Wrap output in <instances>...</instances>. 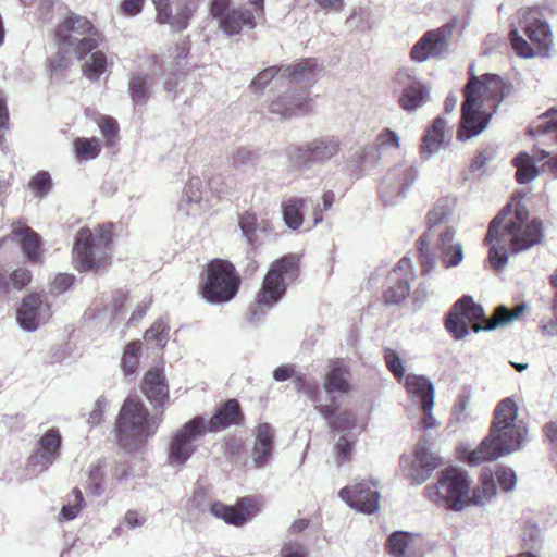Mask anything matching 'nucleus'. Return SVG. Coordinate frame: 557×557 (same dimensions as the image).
<instances>
[{
  "mask_svg": "<svg viewBox=\"0 0 557 557\" xmlns=\"http://www.w3.org/2000/svg\"><path fill=\"white\" fill-rule=\"evenodd\" d=\"M445 139L446 121L443 117H436L422 138L420 147L421 158L424 161L432 159L444 148Z\"/></svg>",
  "mask_w": 557,
  "mask_h": 557,
  "instance_id": "nucleus-24",
  "label": "nucleus"
},
{
  "mask_svg": "<svg viewBox=\"0 0 557 557\" xmlns=\"http://www.w3.org/2000/svg\"><path fill=\"white\" fill-rule=\"evenodd\" d=\"M74 146L76 156L81 160L96 159L101 151V145L97 138H77Z\"/></svg>",
  "mask_w": 557,
  "mask_h": 557,
  "instance_id": "nucleus-44",
  "label": "nucleus"
},
{
  "mask_svg": "<svg viewBox=\"0 0 557 557\" xmlns=\"http://www.w3.org/2000/svg\"><path fill=\"white\" fill-rule=\"evenodd\" d=\"M51 318V307L40 294L26 296L17 310L16 319L20 326L28 332L37 330Z\"/></svg>",
  "mask_w": 557,
  "mask_h": 557,
  "instance_id": "nucleus-18",
  "label": "nucleus"
},
{
  "mask_svg": "<svg viewBox=\"0 0 557 557\" xmlns=\"http://www.w3.org/2000/svg\"><path fill=\"white\" fill-rule=\"evenodd\" d=\"M429 101V89L420 82H412L404 87L399 106L407 112H414Z\"/></svg>",
  "mask_w": 557,
  "mask_h": 557,
  "instance_id": "nucleus-35",
  "label": "nucleus"
},
{
  "mask_svg": "<svg viewBox=\"0 0 557 557\" xmlns=\"http://www.w3.org/2000/svg\"><path fill=\"white\" fill-rule=\"evenodd\" d=\"M154 77L147 72L135 71L128 77V94L134 104H144L152 95Z\"/></svg>",
  "mask_w": 557,
  "mask_h": 557,
  "instance_id": "nucleus-32",
  "label": "nucleus"
},
{
  "mask_svg": "<svg viewBox=\"0 0 557 557\" xmlns=\"http://www.w3.org/2000/svg\"><path fill=\"white\" fill-rule=\"evenodd\" d=\"M409 293L410 281L408 277H398L396 284L385 292L384 301L387 306L398 305L408 297Z\"/></svg>",
  "mask_w": 557,
  "mask_h": 557,
  "instance_id": "nucleus-45",
  "label": "nucleus"
},
{
  "mask_svg": "<svg viewBox=\"0 0 557 557\" xmlns=\"http://www.w3.org/2000/svg\"><path fill=\"white\" fill-rule=\"evenodd\" d=\"M545 117L548 120L539 125V131L542 133H556V141H557V109H550L545 114Z\"/></svg>",
  "mask_w": 557,
  "mask_h": 557,
  "instance_id": "nucleus-64",
  "label": "nucleus"
},
{
  "mask_svg": "<svg viewBox=\"0 0 557 557\" xmlns=\"http://www.w3.org/2000/svg\"><path fill=\"white\" fill-rule=\"evenodd\" d=\"M140 358V344L138 341L131 342L124 349L121 368L125 376L136 373Z\"/></svg>",
  "mask_w": 557,
  "mask_h": 557,
  "instance_id": "nucleus-43",
  "label": "nucleus"
},
{
  "mask_svg": "<svg viewBox=\"0 0 557 557\" xmlns=\"http://www.w3.org/2000/svg\"><path fill=\"white\" fill-rule=\"evenodd\" d=\"M305 202L306 199L298 197H290L282 202L283 220L290 230H298L302 225Z\"/></svg>",
  "mask_w": 557,
  "mask_h": 557,
  "instance_id": "nucleus-39",
  "label": "nucleus"
},
{
  "mask_svg": "<svg viewBox=\"0 0 557 557\" xmlns=\"http://www.w3.org/2000/svg\"><path fill=\"white\" fill-rule=\"evenodd\" d=\"M74 283V276L61 273L54 277L50 285V292L53 295H60L66 292Z\"/></svg>",
  "mask_w": 557,
  "mask_h": 557,
  "instance_id": "nucleus-59",
  "label": "nucleus"
},
{
  "mask_svg": "<svg viewBox=\"0 0 557 557\" xmlns=\"http://www.w3.org/2000/svg\"><path fill=\"white\" fill-rule=\"evenodd\" d=\"M255 7L253 11L246 8L231 9L230 0H213L210 13L219 20V26L227 36L237 35L243 27L253 28L256 16L263 12V0H249Z\"/></svg>",
  "mask_w": 557,
  "mask_h": 557,
  "instance_id": "nucleus-13",
  "label": "nucleus"
},
{
  "mask_svg": "<svg viewBox=\"0 0 557 557\" xmlns=\"http://www.w3.org/2000/svg\"><path fill=\"white\" fill-rule=\"evenodd\" d=\"M157 21L161 24H170L175 30L185 29L188 26V21L193 15L194 9L187 4L180 7L175 15L171 14L169 0H153Z\"/></svg>",
  "mask_w": 557,
  "mask_h": 557,
  "instance_id": "nucleus-31",
  "label": "nucleus"
},
{
  "mask_svg": "<svg viewBox=\"0 0 557 557\" xmlns=\"http://www.w3.org/2000/svg\"><path fill=\"white\" fill-rule=\"evenodd\" d=\"M507 214L503 212L492 220L485 237V242L490 244L488 260L495 269L507 263L509 250L516 253L527 250L543 238L541 221H529L525 207H518L509 218Z\"/></svg>",
  "mask_w": 557,
  "mask_h": 557,
  "instance_id": "nucleus-1",
  "label": "nucleus"
},
{
  "mask_svg": "<svg viewBox=\"0 0 557 557\" xmlns=\"http://www.w3.org/2000/svg\"><path fill=\"white\" fill-rule=\"evenodd\" d=\"M108 406V400L104 396H100L96 401L94 409L89 412L88 424L91 426L98 425L103 420V413Z\"/></svg>",
  "mask_w": 557,
  "mask_h": 557,
  "instance_id": "nucleus-60",
  "label": "nucleus"
},
{
  "mask_svg": "<svg viewBox=\"0 0 557 557\" xmlns=\"http://www.w3.org/2000/svg\"><path fill=\"white\" fill-rule=\"evenodd\" d=\"M243 414L236 399L227 400L209 421L206 420L207 433L220 432L230 425L239 424Z\"/></svg>",
  "mask_w": 557,
  "mask_h": 557,
  "instance_id": "nucleus-29",
  "label": "nucleus"
},
{
  "mask_svg": "<svg viewBox=\"0 0 557 557\" xmlns=\"http://www.w3.org/2000/svg\"><path fill=\"white\" fill-rule=\"evenodd\" d=\"M61 447L62 435L59 429H48L29 455L27 470L36 475L47 471L60 458Z\"/></svg>",
  "mask_w": 557,
  "mask_h": 557,
  "instance_id": "nucleus-15",
  "label": "nucleus"
},
{
  "mask_svg": "<svg viewBox=\"0 0 557 557\" xmlns=\"http://www.w3.org/2000/svg\"><path fill=\"white\" fill-rule=\"evenodd\" d=\"M83 73L91 82L98 81L99 77L106 72L108 66L107 57L102 51L95 49L84 54Z\"/></svg>",
  "mask_w": 557,
  "mask_h": 557,
  "instance_id": "nucleus-38",
  "label": "nucleus"
},
{
  "mask_svg": "<svg viewBox=\"0 0 557 557\" xmlns=\"http://www.w3.org/2000/svg\"><path fill=\"white\" fill-rule=\"evenodd\" d=\"M348 369L342 362L336 361L325 375L324 388L330 394L335 392L346 394L350 389Z\"/></svg>",
  "mask_w": 557,
  "mask_h": 557,
  "instance_id": "nucleus-36",
  "label": "nucleus"
},
{
  "mask_svg": "<svg viewBox=\"0 0 557 557\" xmlns=\"http://www.w3.org/2000/svg\"><path fill=\"white\" fill-rule=\"evenodd\" d=\"M456 207V200L449 197L440 198L428 215L429 227L437 226L449 219Z\"/></svg>",
  "mask_w": 557,
  "mask_h": 557,
  "instance_id": "nucleus-41",
  "label": "nucleus"
},
{
  "mask_svg": "<svg viewBox=\"0 0 557 557\" xmlns=\"http://www.w3.org/2000/svg\"><path fill=\"white\" fill-rule=\"evenodd\" d=\"M440 465V457L429 450L426 443H419L416 447L410 478L416 484H422Z\"/></svg>",
  "mask_w": 557,
  "mask_h": 557,
  "instance_id": "nucleus-21",
  "label": "nucleus"
},
{
  "mask_svg": "<svg viewBox=\"0 0 557 557\" xmlns=\"http://www.w3.org/2000/svg\"><path fill=\"white\" fill-rule=\"evenodd\" d=\"M341 149L342 140L338 136H320L301 147L294 148L289 154V162L299 169H310L314 164H325L337 156Z\"/></svg>",
  "mask_w": 557,
  "mask_h": 557,
  "instance_id": "nucleus-14",
  "label": "nucleus"
},
{
  "mask_svg": "<svg viewBox=\"0 0 557 557\" xmlns=\"http://www.w3.org/2000/svg\"><path fill=\"white\" fill-rule=\"evenodd\" d=\"M315 409L332 429L342 432L356 429L358 426L356 418L350 411H343L336 414L337 406L333 400L330 405H315Z\"/></svg>",
  "mask_w": 557,
  "mask_h": 557,
  "instance_id": "nucleus-34",
  "label": "nucleus"
},
{
  "mask_svg": "<svg viewBox=\"0 0 557 557\" xmlns=\"http://www.w3.org/2000/svg\"><path fill=\"white\" fill-rule=\"evenodd\" d=\"M32 280L30 272L27 269L20 268L10 274V284L15 289H22Z\"/></svg>",
  "mask_w": 557,
  "mask_h": 557,
  "instance_id": "nucleus-62",
  "label": "nucleus"
},
{
  "mask_svg": "<svg viewBox=\"0 0 557 557\" xmlns=\"http://www.w3.org/2000/svg\"><path fill=\"white\" fill-rule=\"evenodd\" d=\"M143 392L154 408H163L169 397V388L162 371L152 369L145 374Z\"/></svg>",
  "mask_w": 557,
  "mask_h": 557,
  "instance_id": "nucleus-27",
  "label": "nucleus"
},
{
  "mask_svg": "<svg viewBox=\"0 0 557 557\" xmlns=\"http://www.w3.org/2000/svg\"><path fill=\"white\" fill-rule=\"evenodd\" d=\"M497 484L493 471L485 470L481 474V485L473 491L470 505H484L496 495Z\"/></svg>",
  "mask_w": 557,
  "mask_h": 557,
  "instance_id": "nucleus-40",
  "label": "nucleus"
},
{
  "mask_svg": "<svg viewBox=\"0 0 557 557\" xmlns=\"http://www.w3.org/2000/svg\"><path fill=\"white\" fill-rule=\"evenodd\" d=\"M240 278L234 265L215 259L207 265V277L201 288L202 297L211 304L230 301L238 292Z\"/></svg>",
  "mask_w": 557,
  "mask_h": 557,
  "instance_id": "nucleus-12",
  "label": "nucleus"
},
{
  "mask_svg": "<svg viewBox=\"0 0 557 557\" xmlns=\"http://www.w3.org/2000/svg\"><path fill=\"white\" fill-rule=\"evenodd\" d=\"M203 184L199 177H193L186 185L185 198L180 203V210L185 211L187 215L197 214L202 208V188Z\"/></svg>",
  "mask_w": 557,
  "mask_h": 557,
  "instance_id": "nucleus-37",
  "label": "nucleus"
},
{
  "mask_svg": "<svg viewBox=\"0 0 557 557\" xmlns=\"http://www.w3.org/2000/svg\"><path fill=\"white\" fill-rule=\"evenodd\" d=\"M470 482L466 472L447 468L440 474L436 484L425 487L428 498L449 510L460 511L470 505Z\"/></svg>",
  "mask_w": 557,
  "mask_h": 557,
  "instance_id": "nucleus-9",
  "label": "nucleus"
},
{
  "mask_svg": "<svg viewBox=\"0 0 557 557\" xmlns=\"http://www.w3.org/2000/svg\"><path fill=\"white\" fill-rule=\"evenodd\" d=\"M161 422L162 414L151 416L138 397L128 396L115 419V438L124 448H136L157 433Z\"/></svg>",
  "mask_w": 557,
  "mask_h": 557,
  "instance_id": "nucleus-5",
  "label": "nucleus"
},
{
  "mask_svg": "<svg viewBox=\"0 0 557 557\" xmlns=\"http://www.w3.org/2000/svg\"><path fill=\"white\" fill-rule=\"evenodd\" d=\"M524 308L525 305H520L509 311L507 307L499 306L495 309L494 317L487 319L483 307L471 296L465 295L455 302L445 325L455 339H461L469 334L470 325L474 333L493 331L516 320Z\"/></svg>",
  "mask_w": 557,
  "mask_h": 557,
  "instance_id": "nucleus-4",
  "label": "nucleus"
},
{
  "mask_svg": "<svg viewBox=\"0 0 557 557\" xmlns=\"http://www.w3.org/2000/svg\"><path fill=\"white\" fill-rule=\"evenodd\" d=\"M28 187L35 196L45 197L52 187L50 174L47 171L37 172L29 181Z\"/></svg>",
  "mask_w": 557,
  "mask_h": 557,
  "instance_id": "nucleus-49",
  "label": "nucleus"
},
{
  "mask_svg": "<svg viewBox=\"0 0 557 557\" xmlns=\"http://www.w3.org/2000/svg\"><path fill=\"white\" fill-rule=\"evenodd\" d=\"M450 36L451 28L448 26L426 32L413 46L411 58L417 62H425L431 58L445 55Z\"/></svg>",
  "mask_w": 557,
  "mask_h": 557,
  "instance_id": "nucleus-17",
  "label": "nucleus"
},
{
  "mask_svg": "<svg viewBox=\"0 0 557 557\" xmlns=\"http://www.w3.org/2000/svg\"><path fill=\"white\" fill-rule=\"evenodd\" d=\"M527 436V426L518 419L517 403L507 397L498 403L494 411V421L487 437L470 453L467 462L470 466L499 457L521 448Z\"/></svg>",
  "mask_w": 557,
  "mask_h": 557,
  "instance_id": "nucleus-3",
  "label": "nucleus"
},
{
  "mask_svg": "<svg viewBox=\"0 0 557 557\" xmlns=\"http://www.w3.org/2000/svg\"><path fill=\"white\" fill-rule=\"evenodd\" d=\"M10 235L20 244L23 253L30 262L40 261V236L35 231L27 225L16 223L12 225Z\"/></svg>",
  "mask_w": 557,
  "mask_h": 557,
  "instance_id": "nucleus-26",
  "label": "nucleus"
},
{
  "mask_svg": "<svg viewBox=\"0 0 557 557\" xmlns=\"http://www.w3.org/2000/svg\"><path fill=\"white\" fill-rule=\"evenodd\" d=\"M419 176V171L413 165L398 164L391 169L384 176L380 195L386 205H396L398 200L405 197L406 190L414 184Z\"/></svg>",
  "mask_w": 557,
  "mask_h": 557,
  "instance_id": "nucleus-16",
  "label": "nucleus"
},
{
  "mask_svg": "<svg viewBox=\"0 0 557 557\" xmlns=\"http://www.w3.org/2000/svg\"><path fill=\"white\" fill-rule=\"evenodd\" d=\"M282 76V69L280 66H269L261 72H259L256 77L251 81L249 85V89L252 94H262L265 87L274 81V84L277 85L280 82L276 79ZM282 84L284 82H281Z\"/></svg>",
  "mask_w": 557,
  "mask_h": 557,
  "instance_id": "nucleus-42",
  "label": "nucleus"
},
{
  "mask_svg": "<svg viewBox=\"0 0 557 557\" xmlns=\"http://www.w3.org/2000/svg\"><path fill=\"white\" fill-rule=\"evenodd\" d=\"M299 275V259L287 255L274 261L264 276L261 289L257 294L256 305L249 308V322L257 324L263 315L284 296L287 285Z\"/></svg>",
  "mask_w": 557,
  "mask_h": 557,
  "instance_id": "nucleus-6",
  "label": "nucleus"
},
{
  "mask_svg": "<svg viewBox=\"0 0 557 557\" xmlns=\"http://www.w3.org/2000/svg\"><path fill=\"white\" fill-rule=\"evenodd\" d=\"M207 434L206 418L201 414L185 422L171 436L166 448V465L180 471L197 451V441Z\"/></svg>",
  "mask_w": 557,
  "mask_h": 557,
  "instance_id": "nucleus-11",
  "label": "nucleus"
},
{
  "mask_svg": "<svg viewBox=\"0 0 557 557\" xmlns=\"http://www.w3.org/2000/svg\"><path fill=\"white\" fill-rule=\"evenodd\" d=\"M384 359L386 367L395 375V377L401 379L405 374V368L398 354L391 348H386L384 350Z\"/></svg>",
  "mask_w": 557,
  "mask_h": 557,
  "instance_id": "nucleus-55",
  "label": "nucleus"
},
{
  "mask_svg": "<svg viewBox=\"0 0 557 557\" xmlns=\"http://www.w3.org/2000/svg\"><path fill=\"white\" fill-rule=\"evenodd\" d=\"M411 541V534L404 531H396L388 537L387 546L394 557H403Z\"/></svg>",
  "mask_w": 557,
  "mask_h": 557,
  "instance_id": "nucleus-48",
  "label": "nucleus"
},
{
  "mask_svg": "<svg viewBox=\"0 0 557 557\" xmlns=\"http://www.w3.org/2000/svg\"><path fill=\"white\" fill-rule=\"evenodd\" d=\"M376 144L383 150L398 149L400 147V136L389 128H384L377 135Z\"/></svg>",
  "mask_w": 557,
  "mask_h": 557,
  "instance_id": "nucleus-54",
  "label": "nucleus"
},
{
  "mask_svg": "<svg viewBox=\"0 0 557 557\" xmlns=\"http://www.w3.org/2000/svg\"><path fill=\"white\" fill-rule=\"evenodd\" d=\"M294 383L297 392H302L314 404L318 403L320 386L315 380L307 379L305 375L298 373L295 376Z\"/></svg>",
  "mask_w": 557,
  "mask_h": 557,
  "instance_id": "nucleus-50",
  "label": "nucleus"
},
{
  "mask_svg": "<svg viewBox=\"0 0 557 557\" xmlns=\"http://www.w3.org/2000/svg\"><path fill=\"white\" fill-rule=\"evenodd\" d=\"M511 85L497 74H484L481 77L472 72L465 87V101L461 108V129L459 138L469 139L479 135L487 126L492 113L483 110L484 103L494 111L505 97L511 92Z\"/></svg>",
  "mask_w": 557,
  "mask_h": 557,
  "instance_id": "nucleus-2",
  "label": "nucleus"
},
{
  "mask_svg": "<svg viewBox=\"0 0 557 557\" xmlns=\"http://www.w3.org/2000/svg\"><path fill=\"white\" fill-rule=\"evenodd\" d=\"M494 151L491 149H485L475 157L473 162L471 163L472 171L475 172H485V166L493 160Z\"/></svg>",
  "mask_w": 557,
  "mask_h": 557,
  "instance_id": "nucleus-63",
  "label": "nucleus"
},
{
  "mask_svg": "<svg viewBox=\"0 0 557 557\" xmlns=\"http://www.w3.org/2000/svg\"><path fill=\"white\" fill-rule=\"evenodd\" d=\"M339 497L349 507L363 513H373L380 508L379 492L376 488H371L366 481L356 482L352 486L342 488Z\"/></svg>",
  "mask_w": 557,
  "mask_h": 557,
  "instance_id": "nucleus-19",
  "label": "nucleus"
},
{
  "mask_svg": "<svg viewBox=\"0 0 557 557\" xmlns=\"http://www.w3.org/2000/svg\"><path fill=\"white\" fill-rule=\"evenodd\" d=\"M455 237L456 231L447 227L436 243L438 257L446 269L458 267L463 260V247Z\"/></svg>",
  "mask_w": 557,
  "mask_h": 557,
  "instance_id": "nucleus-22",
  "label": "nucleus"
},
{
  "mask_svg": "<svg viewBox=\"0 0 557 557\" xmlns=\"http://www.w3.org/2000/svg\"><path fill=\"white\" fill-rule=\"evenodd\" d=\"M549 157L546 150H540L533 158L527 152H520L515 159L513 164L517 168V181L520 184H528L539 176L540 170L535 163L541 162Z\"/></svg>",
  "mask_w": 557,
  "mask_h": 557,
  "instance_id": "nucleus-33",
  "label": "nucleus"
},
{
  "mask_svg": "<svg viewBox=\"0 0 557 557\" xmlns=\"http://www.w3.org/2000/svg\"><path fill=\"white\" fill-rule=\"evenodd\" d=\"M170 327L168 323L159 319L145 333L147 342H154L157 346L164 347L169 339Z\"/></svg>",
  "mask_w": 557,
  "mask_h": 557,
  "instance_id": "nucleus-47",
  "label": "nucleus"
},
{
  "mask_svg": "<svg viewBox=\"0 0 557 557\" xmlns=\"http://www.w3.org/2000/svg\"><path fill=\"white\" fill-rule=\"evenodd\" d=\"M252 506L250 498H242L235 507L220 502L211 503L209 511L215 518L224 520L228 524L240 525L249 518V508Z\"/></svg>",
  "mask_w": 557,
  "mask_h": 557,
  "instance_id": "nucleus-25",
  "label": "nucleus"
},
{
  "mask_svg": "<svg viewBox=\"0 0 557 557\" xmlns=\"http://www.w3.org/2000/svg\"><path fill=\"white\" fill-rule=\"evenodd\" d=\"M72 495L74 499L61 509V517L66 521L75 519L85 506L83 494L78 488H74Z\"/></svg>",
  "mask_w": 557,
  "mask_h": 557,
  "instance_id": "nucleus-51",
  "label": "nucleus"
},
{
  "mask_svg": "<svg viewBox=\"0 0 557 557\" xmlns=\"http://www.w3.org/2000/svg\"><path fill=\"white\" fill-rule=\"evenodd\" d=\"M354 446V441L349 440L346 435H342L335 446L336 449V459L338 465L348 460L351 455V449Z\"/></svg>",
  "mask_w": 557,
  "mask_h": 557,
  "instance_id": "nucleus-57",
  "label": "nucleus"
},
{
  "mask_svg": "<svg viewBox=\"0 0 557 557\" xmlns=\"http://www.w3.org/2000/svg\"><path fill=\"white\" fill-rule=\"evenodd\" d=\"M238 226L247 244L255 248L260 244L258 234H269L273 231L272 222L256 213L245 212L239 216Z\"/></svg>",
  "mask_w": 557,
  "mask_h": 557,
  "instance_id": "nucleus-23",
  "label": "nucleus"
},
{
  "mask_svg": "<svg viewBox=\"0 0 557 557\" xmlns=\"http://www.w3.org/2000/svg\"><path fill=\"white\" fill-rule=\"evenodd\" d=\"M335 200V194L332 190H326L322 195V206L318 205L313 211V222L319 224L323 221V211H327L332 208Z\"/></svg>",
  "mask_w": 557,
  "mask_h": 557,
  "instance_id": "nucleus-56",
  "label": "nucleus"
},
{
  "mask_svg": "<svg viewBox=\"0 0 557 557\" xmlns=\"http://www.w3.org/2000/svg\"><path fill=\"white\" fill-rule=\"evenodd\" d=\"M521 27L530 42L519 34L518 29H511L509 32V39L513 51L519 57L525 59L536 55L549 57L554 40L548 23L539 18L536 11L530 10L523 15Z\"/></svg>",
  "mask_w": 557,
  "mask_h": 557,
  "instance_id": "nucleus-8",
  "label": "nucleus"
},
{
  "mask_svg": "<svg viewBox=\"0 0 557 557\" xmlns=\"http://www.w3.org/2000/svg\"><path fill=\"white\" fill-rule=\"evenodd\" d=\"M306 547L297 541L284 543L280 552V557H306Z\"/></svg>",
  "mask_w": 557,
  "mask_h": 557,
  "instance_id": "nucleus-61",
  "label": "nucleus"
},
{
  "mask_svg": "<svg viewBox=\"0 0 557 557\" xmlns=\"http://www.w3.org/2000/svg\"><path fill=\"white\" fill-rule=\"evenodd\" d=\"M493 474L496 484H498L503 491L509 492L513 490L517 482V478L512 469L497 468L495 471H493Z\"/></svg>",
  "mask_w": 557,
  "mask_h": 557,
  "instance_id": "nucleus-53",
  "label": "nucleus"
},
{
  "mask_svg": "<svg viewBox=\"0 0 557 557\" xmlns=\"http://www.w3.org/2000/svg\"><path fill=\"white\" fill-rule=\"evenodd\" d=\"M310 110V99L307 90H288L271 101L269 111L281 119H292L306 114Z\"/></svg>",
  "mask_w": 557,
  "mask_h": 557,
  "instance_id": "nucleus-20",
  "label": "nucleus"
},
{
  "mask_svg": "<svg viewBox=\"0 0 557 557\" xmlns=\"http://www.w3.org/2000/svg\"><path fill=\"white\" fill-rule=\"evenodd\" d=\"M256 441L274 447V431L269 423H259L253 431Z\"/></svg>",
  "mask_w": 557,
  "mask_h": 557,
  "instance_id": "nucleus-58",
  "label": "nucleus"
},
{
  "mask_svg": "<svg viewBox=\"0 0 557 557\" xmlns=\"http://www.w3.org/2000/svg\"><path fill=\"white\" fill-rule=\"evenodd\" d=\"M549 282L555 290L552 306L553 318L549 319L547 322L543 321L541 330L543 335L553 337L557 336V267L556 270L550 274Z\"/></svg>",
  "mask_w": 557,
  "mask_h": 557,
  "instance_id": "nucleus-46",
  "label": "nucleus"
},
{
  "mask_svg": "<svg viewBox=\"0 0 557 557\" xmlns=\"http://www.w3.org/2000/svg\"><path fill=\"white\" fill-rule=\"evenodd\" d=\"M281 69L282 76L276 82H285L286 79L298 83L310 82L320 72L317 59L312 58L302 59L288 65H281Z\"/></svg>",
  "mask_w": 557,
  "mask_h": 557,
  "instance_id": "nucleus-30",
  "label": "nucleus"
},
{
  "mask_svg": "<svg viewBox=\"0 0 557 557\" xmlns=\"http://www.w3.org/2000/svg\"><path fill=\"white\" fill-rule=\"evenodd\" d=\"M274 447L271 445H264L263 443L255 442L251 458L256 468H264L272 457Z\"/></svg>",
  "mask_w": 557,
  "mask_h": 557,
  "instance_id": "nucleus-52",
  "label": "nucleus"
},
{
  "mask_svg": "<svg viewBox=\"0 0 557 557\" xmlns=\"http://www.w3.org/2000/svg\"><path fill=\"white\" fill-rule=\"evenodd\" d=\"M406 388L411 400L420 404L421 408L430 409L434 407V385L428 377L408 374L406 376Z\"/></svg>",
  "mask_w": 557,
  "mask_h": 557,
  "instance_id": "nucleus-28",
  "label": "nucleus"
},
{
  "mask_svg": "<svg viewBox=\"0 0 557 557\" xmlns=\"http://www.w3.org/2000/svg\"><path fill=\"white\" fill-rule=\"evenodd\" d=\"M59 50L83 58L99 44V37L91 23L84 16L70 15L57 28Z\"/></svg>",
  "mask_w": 557,
  "mask_h": 557,
  "instance_id": "nucleus-10",
  "label": "nucleus"
},
{
  "mask_svg": "<svg viewBox=\"0 0 557 557\" xmlns=\"http://www.w3.org/2000/svg\"><path fill=\"white\" fill-rule=\"evenodd\" d=\"M112 227L99 225L94 230L82 227L75 235L73 257L77 268L90 271L104 267L111 256Z\"/></svg>",
  "mask_w": 557,
  "mask_h": 557,
  "instance_id": "nucleus-7",
  "label": "nucleus"
}]
</instances>
